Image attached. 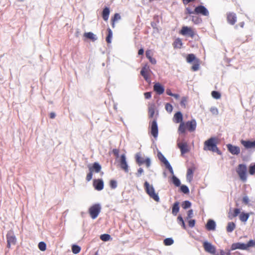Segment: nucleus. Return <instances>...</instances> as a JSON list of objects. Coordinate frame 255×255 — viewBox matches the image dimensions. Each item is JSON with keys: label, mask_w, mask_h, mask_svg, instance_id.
I'll list each match as a JSON object with an SVG mask.
<instances>
[{"label": "nucleus", "mask_w": 255, "mask_h": 255, "mask_svg": "<svg viewBox=\"0 0 255 255\" xmlns=\"http://www.w3.org/2000/svg\"><path fill=\"white\" fill-rule=\"evenodd\" d=\"M197 123L194 119L187 121L186 123H181L178 127V131L180 133H185L187 130L189 132H193L196 130Z\"/></svg>", "instance_id": "1"}, {"label": "nucleus", "mask_w": 255, "mask_h": 255, "mask_svg": "<svg viewBox=\"0 0 255 255\" xmlns=\"http://www.w3.org/2000/svg\"><path fill=\"white\" fill-rule=\"evenodd\" d=\"M217 139L216 137H211L206 140L204 143V150H210L217 152L218 154H221V151L217 146Z\"/></svg>", "instance_id": "2"}, {"label": "nucleus", "mask_w": 255, "mask_h": 255, "mask_svg": "<svg viewBox=\"0 0 255 255\" xmlns=\"http://www.w3.org/2000/svg\"><path fill=\"white\" fill-rule=\"evenodd\" d=\"M236 171L240 178V179L244 183L247 181L248 168L245 164H240L236 168Z\"/></svg>", "instance_id": "3"}, {"label": "nucleus", "mask_w": 255, "mask_h": 255, "mask_svg": "<svg viewBox=\"0 0 255 255\" xmlns=\"http://www.w3.org/2000/svg\"><path fill=\"white\" fill-rule=\"evenodd\" d=\"M145 190L147 194L150 196V198L153 199L155 201H159V197L157 194L155 193V190L153 186L150 185L147 181H145L144 184Z\"/></svg>", "instance_id": "4"}, {"label": "nucleus", "mask_w": 255, "mask_h": 255, "mask_svg": "<svg viewBox=\"0 0 255 255\" xmlns=\"http://www.w3.org/2000/svg\"><path fill=\"white\" fill-rule=\"evenodd\" d=\"M101 207L99 204H96L89 208V212L93 219H95L98 217L101 211Z\"/></svg>", "instance_id": "5"}, {"label": "nucleus", "mask_w": 255, "mask_h": 255, "mask_svg": "<svg viewBox=\"0 0 255 255\" xmlns=\"http://www.w3.org/2000/svg\"><path fill=\"white\" fill-rule=\"evenodd\" d=\"M179 33L182 35H188L192 38L195 36L196 34L195 32L192 28L188 27L187 26H182Z\"/></svg>", "instance_id": "6"}, {"label": "nucleus", "mask_w": 255, "mask_h": 255, "mask_svg": "<svg viewBox=\"0 0 255 255\" xmlns=\"http://www.w3.org/2000/svg\"><path fill=\"white\" fill-rule=\"evenodd\" d=\"M205 251L212 255H215L216 249L215 246L212 245L211 243L205 241L203 244Z\"/></svg>", "instance_id": "7"}, {"label": "nucleus", "mask_w": 255, "mask_h": 255, "mask_svg": "<svg viewBox=\"0 0 255 255\" xmlns=\"http://www.w3.org/2000/svg\"><path fill=\"white\" fill-rule=\"evenodd\" d=\"M6 239L7 242V248H9L11 245H14L15 244L16 239L12 232L9 231L7 233L6 235Z\"/></svg>", "instance_id": "8"}, {"label": "nucleus", "mask_w": 255, "mask_h": 255, "mask_svg": "<svg viewBox=\"0 0 255 255\" xmlns=\"http://www.w3.org/2000/svg\"><path fill=\"white\" fill-rule=\"evenodd\" d=\"M194 12L196 14H201L204 16H208L209 12L208 9L203 5H199L195 7Z\"/></svg>", "instance_id": "9"}, {"label": "nucleus", "mask_w": 255, "mask_h": 255, "mask_svg": "<svg viewBox=\"0 0 255 255\" xmlns=\"http://www.w3.org/2000/svg\"><path fill=\"white\" fill-rule=\"evenodd\" d=\"M236 14L233 12H229L227 13V20L228 22L231 24L234 25L237 22Z\"/></svg>", "instance_id": "10"}, {"label": "nucleus", "mask_w": 255, "mask_h": 255, "mask_svg": "<svg viewBox=\"0 0 255 255\" xmlns=\"http://www.w3.org/2000/svg\"><path fill=\"white\" fill-rule=\"evenodd\" d=\"M177 145L180 150L181 154L183 155L189 152V149L187 143L185 142H179Z\"/></svg>", "instance_id": "11"}, {"label": "nucleus", "mask_w": 255, "mask_h": 255, "mask_svg": "<svg viewBox=\"0 0 255 255\" xmlns=\"http://www.w3.org/2000/svg\"><path fill=\"white\" fill-rule=\"evenodd\" d=\"M149 72L150 69L148 66H146L142 67L140 71V74L143 77L144 79L146 81H149L150 80Z\"/></svg>", "instance_id": "12"}, {"label": "nucleus", "mask_w": 255, "mask_h": 255, "mask_svg": "<svg viewBox=\"0 0 255 255\" xmlns=\"http://www.w3.org/2000/svg\"><path fill=\"white\" fill-rule=\"evenodd\" d=\"M112 152L117 159H126V156L124 151H120L118 149H114Z\"/></svg>", "instance_id": "13"}, {"label": "nucleus", "mask_w": 255, "mask_h": 255, "mask_svg": "<svg viewBox=\"0 0 255 255\" xmlns=\"http://www.w3.org/2000/svg\"><path fill=\"white\" fill-rule=\"evenodd\" d=\"M151 134L156 138L158 135V127L156 121L154 120L152 122L151 125Z\"/></svg>", "instance_id": "14"}, {"label": "nucleus", "mask_w": 255, "mask_h": 255, "mask_svg": "<svg viewBox=\"0 0 255 255\" xmlns=\"http://www.w3.org/2000/svg\"><path fill=\"white\" fill-rule=\"evenodd\" d=\"M90 171L95 173H99L101 170V166L98 162H94L92 165H88Z\"/></svg>", "instance_id": "15"}, {"label": "nucleus", "mask_w": 255, "mask_h": 255, "mask_svg": "<svg viewBox=\"0 0 255 255\" xmlns=\"http://www.w3.org/2000/svg\"><path fill=\"white\" fill-rule=\"evenodd\" d=\"M228 150L233 154L238 155L240 152V148L237 146L229 144L227 145Z\"/></svg>", "instance_id": "16"}, {"label": "nucleus", "mask_w": 255, "mask_h": 255, "mask_svg": "<svg viewBox=\"0 0 255 255\" xmlns=\"http://www.w3.org/2000/svg\"><path fill=\"white\" fill-rule=\"evenodd\" d=\"M153 90L158 95L162 94L164 92V88L159 83H156L153 86Z\"/></svg>", "instance_id": "17"}, {"label": "nucleus", "mask_w": 255, "mask_h": 255, "mask_svg": "<svg viewBox=\"0 0 255 255\" xmlns=\"http://www.w3.org/2000/svg\"><path fill=\"white\" fill-rule=\"evenodd\" d=\"M241 143L247 149L255 148V140L252 141L242 139Z\"/></svg>", "instance_id": "18"}, {"label": "nucleus", "mask_w": 255, "mask_h": 255, "mask_svg": "<svg viewBox=\"0 0 255 255\" xmlns=\"http://www.w3.org/2000/svg\"><path fill=\"white\" fill-rule=\"evenodd\" d=\"M236 249H241L243 250H247L246 244L242 243H236L233 244L231 246V250L234 251Z\"/></svg>", "instance_id": "19"}, {"label": "nucleus", "mask_w": 255, "mask_h": 255, "mask_svg": "<svg viewBox=\"0 0 255 255\" xmlns=\"http://www.w3.org/2000/svg\"><path fill=\"white\" fill-rule=\"evenodd\" d=\"M94 186L96 190L100 191L104 188V182L102 179L95 180L94 182Z\"/></svg>", "instance_id": "20"}, {"label": "nucleus", "mask_w": 255, "mask_h": 255, "mask_svg": "<svg viewBox=\"0 0 255 255\" xmlns=\"http://www.w3.org/2000/svg\"><path fill=\"white\" fill-rule=\"evenodd\" d=\"M195 170V167L193 166L192 167L189 168L187 169V175H186V179L187 181L190 182L193 179V172Z\"/></svg>", "instance_id": "21"}, {"label": "nucleus", "mask_w": 255, "mask_h": 255, "mask_svg": "<svg viewBox=\"0 0 255 255\" xmlns=\"http://www.w3.org/2000/svg\"><path fill=\"white\" fill-rule=\"evenodd\" d=\"M216 223L215 222L211 219L208 221L206 225V228L208 231H214L216 228Z\"/></svg>", "instance_id": "22"}, {"label": "nucleus", "mask_w": 255, "mask_h": 255, "mask_svg": "<svg viewBox=\"0 0 255 255\" xmlns=\"http://www.w3.org/2000/svg\"><path fill=\"white\" fill-rule=\"evenodd\" d=\"M174 122L175 123H184L183 122V115L180 112H178L175 114L174 115L173 118Z\"/></svg>", "instance_id": "23"}, {"label": "nucleus", "mask_w": 255, "mask_h": 255, "mask_svg": "<svg viewBox=\"0 0 255 255\" xmlns=\"http://www.w3.org/2000/svg\"><path fill=\"white\" fill-rule=\"evenodd\" d=\"M110 9L109 7H105L102 11V15L103 19L105 21H107L109 19V14H110Z\"/></svg>", "instance_id": "24"}, {"label": "nucleus", "mask_w": 255, "mask_h": 255, "mask_svg": "<svg viewBox=\"0 0 255 255\" xmlns=\"http://www.w3.org/2000/svg\"><path fill=\"white\" fill-rule=\"evenodd\" d=\"M231 211L232 209H230L229 212V218L231 219L237 217L240 213V209L239 208L235 209L233 211V213H232Z\"/></svg>", "instance_id": "25"}, {"label": "nucleus", "mask_w": 255, "mask_h": 255, "mask_svg": "<svg viewBox=\"0 0 255 255\" xmlns=\"http://www.w3.org/2000/svg\"><path fill=\"white\" fill-rule=\"evenodd\" d=\"M119 165L126 172L128 173V166L126 160H120Z\"/></svg>", "instance_id": "26"}, {"label": "nucleus", "mask_w": 255, "mask_h": 255, "mask_svg": "<svg viewBox=\"0 0 255 255\" xmlns=\"http://www.w3.org/2000/svg\"><path fill=\"white\" fill-rule=\"evenodd\" d=\"M183 43L180 38H177L173 43V46L174 48H181Z\"/></svg>", "instance_id": "27"}, {"label": "nucleus", "mask_w": 255, "mask_h": 255, "mask_svg": "<svg viewBox=\"0 0 255 255\" xmlns=\"http://www.w3.org/2000/svg\"><path fill=\"white\" fill-rule=\"evenodd\" d=\"M179 203L178 202H176L174 203L172 209V213L173 215L176 216L178 212L179 211Z\"/></svg>", "instance_id": "28"}, {"label": "nucleus", "mask_w": 255, "mask_h": 255, "mask_svg": "<svg viewBox=\"0 0 255 255\" xmlns=\"http://www.w3.org/2000/svg\"><path fill=\"white\" fill-rule=\"evenodd\" d=\"M121 17L119 13H116L114 14V17H113L111 18V21H112V26L113 28H114L115 26V23L118 20L121 19Z\"/></svg>", "instance_id": "29"}, {"label": "nucleus", "mask_w": 255, "mask_h": 255, "mask_svg": "<svg viewBox=\"0 0 255 255\" xmlns=\"http://www.w3.org/2000/svg\"><path fill=\"white\" fill-rule=\"evenodd\" d=\"M84 36L86 38L92 40L93 41H95L97 39L95 35L91 32H85L84 34Z\"/></svg>", "instance_id": "30"}, {"label": "nucleus", "mask_w": 255, "mask_h": 255, "mask_svg": "<svg viewBox=\"0 0 255 255\" xmlns=\"http://www.w3.org/2000/svg\"><path fill=\"white\" fill-rule=\"evenodd\" d=\"M249 214L248 213H245L242 212L239 216L240 220L243 222H246L248 221L249 218Z\"/></svg>", "instance_id": "31"}, {"label": "nucleus", "mask_w": 255, "mask_h": 255, "mask_svg": "<svg viewBox=\"0 0 255 255\" xmlns=\"http://www.w3.org/2000/svg\"><path fill=\"white\" fill-rule=\"evenodd\" d=\"M107 31H108V35L106 37V40L108 43H111L112 42V36H113V32L110 28H108L107 29Z\"/></svg>", "instance_id": "32"}, {"label": "nucleus", "mask_w": 255, "mask_h": 255, "mask_svg": "<svg viewBox=\"0 0 255 255\" xmlns=\"http://www.w3.org/2000/svg\"><path fill=\"white\" fill-rule=\"evenodd\" d=\"M236 225L233 222H229L228 224L227 227V231L228 232L231 233L232 232L234 229H235Z\"/></svg>", "instance_id": "33"}, {"label": "nucleus", "mask_w": 255, "mask_h": 255, "mask_svg": "<svg viewBox=\"0 0 255 255\" xmlns=\"http://www.w3.org/2000/svg\"><path fill=\"white\" fill-rule=\"evenodd\" d=\"M162 161L163 162L166 168L169 170L170 173L171 174L173 175L174 174L173 170L172 169V167L171 164L169 162L168 160H162Z\"/></svg>", "instance_id": "34"}, {"label": "nucleus", "mask_w": 255, "mask_h": 255, "mask_svg": "<svg viewBox=\"0 0 255 255\" xmlns=\"http://www.w3.org/2000/svg\"><path fill=\"white\" fill-rule=\"evenodd\" d=\"M249 173L251 175L255 176V163H252L249 167Z\"/></svg>", "instance_id": "35"}, {"label": "nucleus", "mask_w": 255, "mask_h": 255, "mask_svg": "<svg viewBox=\"0 0 255 255\" xmlns=\"http://www.w3.org/2000/svg\"><path fill=\"white\" fill-rule=\"evenodd\" d=\"M172 183L174 184L175 186L177 187H179L181 185V182L180 180L175 175H173L172 177Z\"/></svg>", "instance_id": "36"}, {"label": "nucleus", "mask_w": 255, "mask_h": 255, "mask_svg": "<svg viewBox=\"0 0 255 255\" xmlns=\"http://www.w3.org/2000/svg\"><path fill=\"white\" fill-rule=\"evenodd\" d=\"M199 60L196 59L195 61H194L193 66L191 67V69L193 71H197L199 68Z\"/></svg>", "instance_id": "37"}, {"label": "nucleus", "mask_w": 255, "mask_h": 255, "mask_svg": "<svg viewBox=\"0 0 255 255\" xmlns=\"http://www.w3.org/2000/svg\"><path fill=\"white\" fill-rule=\"evenodd\" d=\"M197 59L195 55L193 54H189L187 55L186 60L188 63H191L193 61H195Z\"/></svg>", "instance_id": "38"}, {"label": "nucleus", "mask_w": 255, "mask_h": 255, "mask_svg": "<svg viewBox=\"0 0 255 255\" xmlns=\"http://www.w3.org/2000/svg\"><path fill=\"white\" fill-rule=\"evenodd\" d=\"M150 161L151 160H136L139 166L145 164L147 167H149L150 166Z\"/></svg>", "instance_id": "39"}, {"label": "nucleus", "mask_w": 255, "mask_h": 255, "mask_svg": "<svg viewBox=\"0 0 255 255\" xmlns=\"http://www.w3.org/2000/svg\"><path fill=\"white\" fill-rule=\"evenodd\" d=\"M177 222L179 224H180L184 229H186V227L184 223V221L183 220V218L181 217V216L179 215L177 217Z\"/></svg>", "instance_id": "40"}, {"label": "nucleus", "mask_w": 255, "mask_h": 255, "mask_svg": "<svg viewBox=\"0 0 255 255\" xmlns=\"http://www.w3.org/2000/svg\"><path fill=\"white\" fill-rule=\"evenodd\" d=\"M164 244L165 246H171L174 243V241L171 238H166L163 241Z\"/></svg>", "instance_id": "41"}, {"label": "nucleus", "mask_w": 255, "mask_h": 255, "mask_svg": "<svg viewBox=\"0 0 255 255\" xmlns=\"http://www.w3.org/2000/svg\"><path fill=\"white\" fill-rule=\"evenodd\" d=\"M72 251L74 254H77L80 252L81 248L78 245H74L72 247Z\"/></svg>", "instance_id": "42"}, {"label": "nucleus", "mask_w": 255, "mask_h": 255, "mask_svg": "<svg viewBox=\"0 0 255 255\" xmlns=\"http://www.w3.org/2000/svg\"><path fill=\"white\" fill-rule=\"evenodd\" d=\"M111 236L109 234H104L100 236V239L104 242H107L110 240Z\"/></svg>", "instance_id": "43"}, {"label": "nucleus", "mask_w": 255, "mask_h": 255, "mask_svg": "<svg viewBox=\"0 0 255 255\" xmlns=\"http://www.w3.org/2000/svg\"><path fill=\"white\" fill-rule=\"evenodd\" d=\"M180 190L184 194H188L189 193V189L188 187L185 185H182L180 186Z\"/></svg>", "instance_id": "44"}, {"label": "nucleus", "mask_w": 255, "mask_h": 255, "mask_svg": "<svg viewBox=\"0 0 255 255\" xmlns=\"http://www.w3.org/2000/svg\"><path fill=\"white\" fill-rule=\"evenodd\" d=\"M38 248L41 251H44L46 249V245L44 242H40L38 244Z\"/></svg>", "instance_id": "45"}, {"label": "nucleus", "mask_w": 255, "mask_h": 255, "mask_svg": "<svg viewBox=\"0 0 255 255\" xmlns=\"http://www.w3.org/2000/svg\"><path fill=\"white\" fill-rule=\"evenodd\" d=\"M155 113L154 108L153 106H150L148 108V115L150 118H153Z\"/></svg>", "instance_id": "46"}, {"label": "nucleus", "mask_w": 255, "mask_h": 255, "mask_svg": "<svg viewBox=\"0 0 255 255\" xmlns=\"http://www.w3.org/2000/svg\"><path fill=\"white\" fill-rule=\"evenodd\" d=\"M191 206V203L189 201H185L182 204V208L184 209L190 208Z\"/></svg>", "instance_id": "47"}, {"label": "nucleus", "mask_w": 255, "mask_h": 255, "mask_svg": "<svg viewBox=\"0 0 255 255\" xmlns=\"http://www.w3.org/2000/svg\"><path fill=\"white\" fill-rule=\"evenodd\" d=\"M255 246V240H250L247 244H246V249L247 250L248 248L253 247Z\"/></svg>", "instance_id": "48"}, {"label": "nucleus", "mask_w": 255, "mask_h": 255, "mask_svg": "<svg viewBox=\"0 0 255 255\" xmlns=\"http://www.w3.org/2000/svg\"><path fill=\"white\" fill-rule=\"evenodd\" d=\"M118 184L117 182L115 180H111L110 182V186L113 189H115L117 187Z\"/></svg>", "instance_id": "49"}, {"label": "nucleus", "mask_w": 255, "mask_h": 255, "mask_svg": "<svg viewBox=\"0 0 255 255\" xmlns=\"http://www.w3.org/2000/svg\"><path fill=\"white\" fill-rule=\"evenodd\" d=\"M211 95H212V97L216 99H219L221 98L220 93L217 91H212L211 93Z\"/></svg>", "instance_id": "50"}, {"label": "nucleus", "mask_w": 255, "mask_h": 255, "mask_svg": "<svg viewBox=\"0 0 255 255\" xmlns=\"http://www.w3.org/2000/svg\"><path fill=\"white\" fill-rule=\"evenodd\" d=\"M165 108L166 110L168 112L171 113L172 111L173 107H172V106L170 104L167 103L165 105Z\"/></svg>", "instance_id": "51"}, {"label": "nucleus", "mask_w": 255, "mask_h": 255, "mask_svg": "<svg viewBox=\"0 0 255 255\" xmlns=\"http://www.w3.org/2000/svg\"><path fill=\"white\" fill-rule=\"evenodd\" d=\"M192 21L195 23V24H199L201 22V19L197 17V16H193Z\"/></svg>", "instance_id": "52"}, {"label": "nucleus", "mask_w": 255, "mask_h": 255, "mask_svg": "<svg viewBox=\"0 0 255 255\" xmlns=\"http://www.w3.org/2000/svg\"><path fill=\"white\" fill-rule=\"evenodd\" d=\"M193 216V211L192 209H190L188 211L187 219H190Z\"/></svg>", "instance_id": "53"}, {"label": "nucleus", "mask_w": 255, "mask_h": 255, "mask_svg": "<svg viewBox=\"0 0 255 255\" xmlns=\"http://www.w3.org/2000/svg\"><path fill=\"white\" fill-rule=\"evenodd\" d=\"M187 98L183 97L180 102V104L182 106H183L184 108L185 107L186 103L187 102Z\"/></svg>", "instance_id": "54"}, {"label": "nucleus", "mask_w": 255, "mask_h": 255, "mask_svg": "<svg viewBox=\"0 0 255 255\" xmlns=\"http://www.w3.org/2000/svg\"><path fill=\"white\" fill-rule=\"evenodd\" d=\"M186 13L188 14H195V12H194V10H192V9L191 8H190L189 7L186 8Z\"/></svg>", "instance_id": "55"}, {"label": "nucleus", "mask_w": 255, "mask_h": 255, "mask_svg": "<svg viewBox=\"0 0 255 255\" xmlns=\"http://www.w3.org/2000/svg\"><path fill=\"white\" fill-rule=\"evenodd\" d=\"M195 224V220H190L188 221V225L190 228H193L194 227Z\"/></svg>", "instance_id": "56"}, {"label": "nucleus", "mask_w": 255, "mask_h": 255, "mask_svg": "<svg viewBox=\"0 0 255 255\" xmlns=\"http://www.w3.org/2000/svg\"><path fill=\"white\" fill-rule=\"evenodd\" d=\"M92 176H93V172L91 171H90V172L87 175L86 180L88 181H90L92 179Z\"/></svg>", "instance_id": "57"}, {"label": "nucleus", "mask_w": 255, "mask_h": 255, "mask_svg": "<svg viewBox=\"0 0 255 255\" xmlns=\"http://www.w3.org/2000/svg\"><path fill=\"white\" fill-rule=\"evenodd\" d=\"M210 111L213 114L217 115L218 113V109L216 108H212L210 109Z\"/></svg>", "instance_id": "58"}, {"label": "nucleus", "mask_w": 255, "mask_h": 255, "mask_svg": "<svg viewBox=\"0 0 255 255\" xmlns=\"http://www.w3.org/2000/svg\"><path fill=\"white\" fill-rule=\"evenodd\" d=\"M144 96L145 99H150L151 97V94L150 92H145L144 94Z\"/></svg>", "instance_id": "59"}, {"label": "nucleus", "mask_w": 255, "mask_h": 255, "mask_svg": "<svg viewBox=\"0 0 255 255\" xmlns=\"http://www.w3.org/2000/svg\"><path fill=\"white\" fill-rule=\"evenodd\" d=\"M220 255H230V253L229 252L228 253H225L223 250H221L220 252ZM215 255H219L218 254H216Z\"/></svg>", "instance_id": "60"}, {"label": "nucleus", "mask_w": 255, "mask_h": 255, "mask_svg": "<svg viewBox=\"0 0 255 255\" xmlns=\"http://www.w3.org/2000/svg\"><path fill=\"white\" fill-rule=\"evenodd\" d=\"M143 172V170L142 168H139L137 172L136 173L137 176L139 177L140 176V175Z\"/></svg>", "instance_id": "61"}, {"label": "nucleus", "mask_w": 255, "mask_h": 255, "mask_svg": "<svg viewBox=\"0 0 255 255\" xmlns=\"http://www.w3.org/2000/svg\"><path fill=\"white\" fill-rule=\"evenodd\" d=\"M196 0H182V2L184 5H186L189 2H194Z\"/></svg>", "instance_id": "62"}, {"label": "nucleus", "mask_w": 255, "mask_h": 255, "mask_svg": "<svg viewBox=\"0 0 255 255\" xmlns=\"http://www.w3.org/2000/svg\"><path fill=\"white\" fill-rule=\"evenodd\" d=\"M157 157L159 159H166L162 154L160 152H158Z\"/></svg>", "instance_id": "63"}, {"label": "nucleus", "mask_w": 255, "mask_h": 255, "mask_svg": "<svg viewBox=\"0 0 255 255\" xmlns=\"http://www.w3.org/2000/svg\"><path fill=\"white\" fill-rule=\"evenodd\" d=\"M146 56L148 59L149 58L151 57V51L150 50H148L146 51Z\"/></svg>", "instance_id": "64"}]
</instances>
